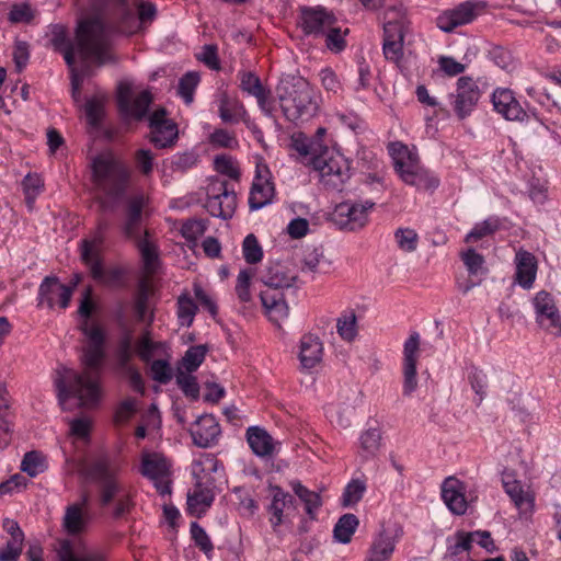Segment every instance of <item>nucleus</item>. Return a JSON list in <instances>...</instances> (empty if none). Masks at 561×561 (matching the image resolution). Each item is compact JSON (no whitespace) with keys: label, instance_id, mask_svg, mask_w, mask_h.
<instances>
[{"label":"nucleus","instance_id":"nucleus-1","mask_svg":"<svg viewBox=\"0 0 561 561\" xmlns=\"http://www.w3.org/2000/svg\"><path fill=\"white\" fill-rule=\"evenodd\" d=\"M75 41L76 43L69 38L65 25H51L50 45L55 51L62 55L66 65H71L72 58H76V53H78L83 62L92 60L98 66L115 64L117 61L112 53L111 37H108L100 15L80 20L76 27Z\"/></svg>","mask_w":561,"mask_h":561},{"label":"nucleus","instance_id":"nucleus-2","mask_svg":"<svg viewBox=\"0 0 561 561\" xmlns=\"http://www.w3.org/2000/svg\"><path fill=\"white\" fill-rule=\"evenodd\" d=\"M103 358V347L88 346L82 356L84 366L82 373L68 368H60L56 371L54 383L58 402L62 409L71 397L79 400L81 408H94L99 404L102 397L100 378Z\"/></svg>","mask_w":561,"mask_h":561},{"label":"nucleus","instance_id":"nucleus-3","mask_svg":"<svg viewBox=\"0 0 561 561\" xmlns=\"http://www.w3.org/2000/svg\"><path fill=\"white\" fill-rule=\"evenodd\" d=\"M119 470V466L106 454L93 458L82 469V474L98 484L100 506L107 507L114 503V518L127 514L133 505L130 495L118 478Z\"/></svg>","mask_w":561,"mask_h":561},{"label":"nucleus","instance_id":"nucleus-4","mask_svg":"<svg viewBox=\"0 0 561 561\" xmlns=\"http://www.w3.org/2000/svg\"><path fill=\"white\" fill-rule=\"evenodd\" d=\"M276 94L285 117L290 122L309 121L318 112L313 90L302 77H283L276 87Z\"/></svg>","mask_w":561,"mask_h":561},{"label":"nucleus","instance_id":"nucleus-5","mask_svg":"<svg viewBox=\"0 0 561 561\" xmlns=\"http://www.w3.org/2000/svg\"><path fill=\"white\" fill-rule=\"evenodd\" d=\"M94 184L111 197H119L128 181L127 170L115 160L112 153H101L92 160Z\"/></svg>","mask_w":561,"mask_h":561},{"label":"nucleus","instance_id":"nucleus-6","mask_svg":"<svg viewBox=\"0 0 561 561\" xmlns=\"http://www.w3.org/2000/svg\"><path fill=\"white\" fill-rule=\"evenodd\" d=\"M107 226L106 221L99 222L98 232L93 240H82L81 259L89 266L90 273L95 280L110 287H118L123 283L124 271L121 267L104 270L100 256L103 231L107 229Z\"/></svg>","mask_w":561,"mask_h":561},{"label":"nucleus","instance_id":"nucleus-7","mask_svg":"<svg viewBox=\"0 0 561 561\" xmlns=\"http://www.w3.org/2000/svg\"><path fill=\"white\" fill-rule=\"evenodd\" d=\"M389 151L393 160L394 169L403 182L417 188L428 190L438 185L435 178H431L419 162L416 154L401 142H392Z\"/></svg>","mask_w":561,"mask_h":561},{"label":"nucleus","instance_id":"nucleus-8","mask_svg":"<svg viewBox=\"0 0 561 561\" xmlns=\"http://www.w3.org/2000/svg\"><path fill=\"white\" fill-rule=\"evenodd\" d=\"M311 164L319 172L320 181L328 190L342 192L351 178L350 163L340 153L329 156L325 151L313 157Z\"/></svg>","mask_w":561,"mask_h":561},{"label":"nucleus","instance_id":"nucleus-9","mask_svg":"<svg viewBox=\"0 0 561 561\" xmlns=\"http://www.w3.org/2000/svg\"><path fill=\"white\" fill-rule=\"evenodd\" d=\"M206 210L214 217L229 219L237 208V195L222 180H213L207 186Z\"/></svg>","mask_w":561,"mask_h":561},{"label":"nucleus","instance_id":"nucleus-10","mask_svg":"<svg viewBox=\"0 0 561 561\" xmlns=\"http://www.w3.org/2000/svg\"><path fill=\"white\" fill-rule=\"evenodd\" d=\"M116 99L118 110L125 117L141 121L147 117L152 94L148 90H144L135 95L131 83L123 81L117 87Z\"/></svg>","mask_w":561,"mask_h":561},{"label":"nucleus","instance_id":"nucleus-11","mask_svg":"<svg viewBox=\"0 0 561 561\" xmlns=\"http://www.w3.org/2000/svg\"><path fill=\"white\" fill-rule=\"evenodd\" d=\"M375 205L371 201H366L365 203H340L332 213V220L340 229L357 231L366 226L368 211Z\"/></svg>","mask_w":561,"mask_h":561},{"label":"nucleus","instance_id":"nucleus-12","mask_svg":"<svg viewBox=\"0 0 561 561\" xmlns=\"http://www.w3.org/2000/svg\"><path fill=\"white\" fill-rule=\"evenodd\" d=\"M485 9L480 1H465L453 9L445 10L436 19V25L443 32H453L456 27L473 22Z\"/></svg>","mask_w":561,"mask_h":561},{"label":"nucleus","instance_id":"nucleus-13","mask_svg":"<svg viewBox=\"0 0 561 561\" xmlns=\"http://www.w3.org/2000/svg\"><path fill=\"white\" fill-rule=\"evenodd\" d=\"M150 214V199L145 193H136L127 197L125 208L124 233L127 238L142 234L141 225Z\"/></svg>","mask_w":561,"mask_h":561},{"label":"nucleus","instance_id":"nucleus-14","mask_svg":"<svg viewBox=\"0 0 561 561\" xmlns=\"http://www.w3.org/2000/svg\"><path fill=\"white\" fill-rule=\"evenodd\" d=\"M148 122L151 129L149 139L156 147L168 148L174 145L179 136L178 126L167 118L164 107H159L149 115Z\"/></svg>","mask_w":561,"mask_h":561},{"label":"nucleus","instance_id":"nucleus-15","mask_svg":"<svg viewBox=\"0 0 561 561\" xmlns=\"http://www.w3.org/2000/svg\"><path fill=\"white\" fill-rule=\"evenodd\" d=\"M409 22L405 19L388 21L383 25L382 50L387 60L398 64L403 57V41Z\"/></svg>","mask_w":561,"mask_h":561},{"label":"nucleus","instance_id":"nucleus-16","mask_svg":"<svg viewBox=\"0 0 561 561\" xmlns=\"http://www.w3.org/2000/svg\"><path fill=\"white\" fill-rule=\"evenodd\" d=\"M73 287L64 285L56 276L44 278L38 290V306L46 304L49 309L56 305L66 309L69 306Z\"/></svg>","mask_w":561,"mask_h":561},{"label":"nucleus","instance_id":"nucleus-17","mask_svg":"<svg viewBox=\"0 0 561 561\" xmlns=\"http://www.w3.org/2000/svg\"><path fill=\"white\" fill-rule=\"evenodd\" d=\"M454 98V110L457 116L463 119L476 107L480 99V89L472 78L460 77L457 80V89Z\"/></svg>","mask_w":561,"mask_h":561},{"label":"nucleus","instance_id":"nucleus-18","mask_svg":"<svg viewBox=\"0 0 561 561\" xmlns=\"http://www.w3.org/2000/svg\"><path fill=\"white\" fill-rule=\"evenodd\" d=\"M103 22L104 18L100 16ZM108 27L105 26L107 34L110 31L123 35H133L140 30L139 22L134 10L128 5L127 0H117L115 13L107 19ZM106 25V23H104Z\"/></svg>","mask_w":561,"mask_h":561},{"label":"nucleus","instance_id":"nucleus-19","mask_svg":"<svg viewBox=\"0 0 561 561\" xmlns=\"http://www.w3.org/2000/svg\"><path fill=\"white\" fill-rule=\"evenodd\" d=\"M420 350V334L413 332L403 345V393L410 396L417 387L416 362Z\"/></svg>","mask_w":561,"mask_h":561},{"label":"nucleus","instance_id":"nucleus-20","mask_svg":"<svg viewBox=\"0 0 561 561\" xmlns=\"http://www.w3.org/2000/svg\"><path fill=\"white\" fill-rule=\"evenodd\" d=\"M534 306L538 323L546 330H556L557 333H560L561 317L552 296L545 290L537 293Z\"/></svg>","mask_w":561,"mask_h":561},{"label":"nucleus","instance_id":"nucleus-21","mask_svg":"<svg viewBox=\"0 0 561 561\" xmlns=\"http://www.w3.org/2000/svg\"><path fill=\"white\" fill-rule=\"evenodd\" d=\"M335 19L323 8L301 9L300 26L307 35H321L334 25Z\"/></svg>","mask_w":561,"mask_h":561},{"label":"nucleus","instance_id":"nucleus-22","mask_svg":"<svg viewBox=\"0 0 561 561\" xmlns=\"http://www.w3.org/2000/svg\"><path fill=\"white\" fill-rule=\"evenodd\" d=\"M190 433L196 446L208 448L217 442L220 426L213 415L205 414L196 420Z\"/></svg>","mask_w":561,"mask_h":561},{"label":"nucleus","instance_id":"nucleus-23","mask_svg":"<svg viewBox=\"0 0 561 561\" xmlns=\"http://www.w3.org/2000/svg\"><path fill=\"white\" fill-rule=\"evenodd\" d=\"M465 484L455 477H448L442 484V497L448 510L462 515L467 511V500L465 496Z\"/></svg>","mask_w":561,"mask_h":561},{"label":"nucleus","instance_id":"nucleus-24","mask_svg":"<svg viewBox=\"0 0 561 561\" xmlns=\"http://www.w3.org/2000/svg\"><path fill=\"white\" fill-rule=\"evenodd\" d=\"M492 102L496 112L508 121H524L527 117L526 111L508 89H496L493 92Z\"/></svg>","mask_w":561,"mask_h":561},{"label":"nucleus","instance_id":"nucleus-25","mask_svg":"<svg viewBox=\"0 0 561 561\" xmlns=\"http://www.w3.org/2000/svg\"><path fill=\"white\" fill-rule=\"evenodd\" d=\"M261 282L270 288L284 289L291 287L297 280V274L290 272L279 262L271 263L260 276Z\"/></svg>","mask_w":561,"mask_h":561},{"label":"nucleus","instance_id":"nucleus-26","mask_svg":"<svg viewBox=\"0 0 561 561\" xmlns=\"http://www.w3.org/2000/svg\"><path fill=\"white\" fill-rule=\"evenodd\" d=\"M502 481L505 492L514 502L519 513H530L534 508V495L529 491L524 490L520 482L515 480L511 473H504Z\"/></svg>","mask_w":561,"mask_h":561},{"label":"nucleus","instance_id":"nucleus-27","mask_svg":"<svg viewBox=\"0 0 561 561\" xmlns=\"http://www.w3.org/2000/svg\"><path fill=\"white\" fill-rule=\"evenodd\" d=\"M268 489L272 495V501L267 507V512L271 514L270 523L273 529L276 530L283 523L284 510L290 508L291 506L295 508V500L288 492H285L278 485L271 484Z\"/></svg>","mask_w":561,"mask_h":561},{"label":"nucleus","instance_id":"nucleus-28","mask_svg":"<svg viewBox=\"0 0 561 561\" xmlns=\"http://www.w3.org/2000/svg\"><path fill=\"white\" fill-rule=\"evenodd\" d=\"M516 282L524 288H530L537 274L536 256L525 250L516 253Z\"/></svg>","mask_w":561,"mask_h":561},{"label":"nucleus","instance_id":"nucleus-29","mask_svg":"<svg viewBox=\"0 0 561 561\" xmlns=\"http://www.w3.org/2000/svg\"><path fill=\"white\" fill-rule=\"evenodd\" d=\"M323 345L314 334H306L300 341L299 359L302 368L311 369L322 359Z\"/></svg>","mask_w":561,"mask_h":561},{"label":"nucleus","instance_id":"nucleus-30","mask_svg":"<svg viewBox=\"0 0 561 561\" xmlns=\"http://www.w3.org/2000/svg\"><path fill=\"white\" fill-rule=\"evenodd\" d=\"M91 520L89 510H82L79 505H68L62 518V527L67 534L75 536L87 530Z\"/></svg>","mask_w":561,"mask_h":561},{"label":"nucleus","instance_id":"nucleus-31","mask_svg":"<svg viewBox=\"0 0 561 561\" xmlns=\"http://www.w3.org/2000/svg\"><path fill=\"white\" fill-rule=\"evenodd\" d=\"M247 440L253 454L259 457H270L275 450L273 437L260 426H250L247 430Z\"/></svg>","mask_w":561,"mask_h":561},{"label":"nucleus","instance_id":"nucleus-32","mask_svg":"<svg viewBox=\"0 0 561 561\" xmlns=\"http://www.w3.org/2000/svg\"><path fill=\"white\" fill-rule=\"evenodd\" d=\"M218 113L224 123L236 124L245 116L247 111L238 99L221 92L218 96Z\"/></svg>","mask_w":561,"mask_h":561},{"label":"nucleus","instance_id":"nucleus-33","mask_svg":"<svg viewBox=\"0 0 561 561\" xmlns=\"http://www.w3.org/2000/svg\"><path fill=\"white\" fill-rule=\"evenodd\" d=\"M170 466L167 459L159 454H145L141 459L140 472L150 480L158 481L169 476Z\"/></svg>","mask_w":561,"mask_h":561},{"label":"nucleus","instance_id":"nucleus-34","mask_svg":"<svg viewBox=\"0 0 561 561\" xmlns=\"http://www.w3.org/2000/svg\"><path fill=\"white\" fill-rule=\"evenodd\" d=\"M396 535L382 529L373 541L367 561H388L394 551Z\"/></svg>","mask_w":561,"mask_h":561},{"label":"nucleus","instance_id":"nucleus-35","mask_svg":"<svg viewBox=\"0 0 561 561\" xmlns=\"http://www.w3.org/2000/svg\"><path fill=\"white\" fill-rule=\"evenodd\" d=\"M58 561H105V556L96 550H76L68 539L60 541L57 550Z\"/></svg>","mask_w":561,"mask_h":561},{"label":"nucleus","instance_id":"nucleus-36","mask_svg":"<svg viewBox=\"0 0 561 561\" xmlns=\"http://www.w3.org/2000/svg\"><path fill=\"white\" fill-rule=\"evenodd\" d=\"M213 501V491L197 482L194 490L187 493V510L199 517L210 507Z\"/></svg>","mask_w":561,"mask_h":561},{"label":"nucleus","instance_id":"nucleus-37","mask_svg":"<svg viewBox=\"0 0 561 561\" xmlns=\"http://www.w3.org/2000/svg\"><path fill=\"white\" fill-rule=\"evenodd\" d=\"M240 81L241 89L253 95L257 100L260 107L266 111L270 92L262 85L260 78L255 73L248 71L241 73Z\"/></svg>","mask_w":561,"mask_h":561},{"label":"nucleus","instance_id":"nucleus-38","mask_svg":"<svg viewBox=\"0 0 561 561\" xmlns=\"http://www.w3.org/2000/svg\"><path fill=\"white\" fill-rule=\"evenodd\" d=\"M149 296L150 288L148 284L144 280L140 282L134 301V311L136 319L139 322H146L148 327L151 325L154 319L153 311L149 310Z\"/></svg>","mask_w":561,"mask_h":561},{"label":"nucleus","instance_id":"nucleus-39","mask_svg":"<svg viewBox=\"0 0 561 561\" xmlns=\"http://www.w3.org/2000/svg\"><path fill=\"white\" fill-rule=\"evenodd\" d=\"M290 486L298 499L304 503L307 515L310 519L316 518L317 511L322 505V499L318 492L311 491L300 481H291Z\"/></svg>","mask_w":561,"mask_h":561},{"label":"nucleus","instance_id":"nucleus-40","mask_svg":"<svg viewBox=\"0 0 561 561\" xmlns=\"http://www.w3.org/2000/svg\"><path fill=\"white\" fill-rule=\"evenodd\" d=\"M274 195V186L267 180L261 182V178L257 179L256 182L253 183L250 197L249 205L251 209H260L266 204H268Z\"/></svg>","mask_w":561,"mask_h":561},{"label":"nucleus","instance_id":"nucleus-41","mask_svg":"<svg viewBox=\"0 0 561 561\" xmlns=\"http://www.w3.org/2000/svg\"><path fill=\"white\" fill-rule=\"evenodd\" d=\"M20 469L28 477L34 478L47 469L46 456L38 450L27 451L23 456Z\"/></svg>","mask_w":561,"mask_h":561},{"label":"nucleus","instance_id":"nucleus-42","mask_svg":"<svg viewBox=\"0 0 561 561\" xmlns=\"http://www.w3.org/2000/svg\"><path fill=\"white\" fill-rule=\"evenodd\" d=\"M359 524L358 518L354 514L342 515L334 526L333 535L336 541L348 543Z\"/></svg>","mask_w":561,"mask_h":561},{"label":"nucleus","instance_id":"nucleus-43","mask_svg":"<svg viewBox=\"0 0 561 561\" xmlns=\"http://www.w3.org/2000/svg\"><path fill=\"white\" fill-rule=\"evenodd\" d=\"M131 239L135 240L137 248L141 253L145 268L150 273L153 272L158 261L156 247L147 238H144L142 234H140L138 238Z\"/></svg>","mask_w":561,"mask_h":561},{"label":"nucleus","instance_id":"nucleus-44","mask_svg":"<svg viewBox=\"0 0 561 561\" xmlns=\"http://www.w3.org/2000/svg\"><path fill=\"white\" fill-rule=\"evenodd\" d=\"M356 314L355 312L351 311L347 313L342 314L336 320V331L341 339L344 341L351 342L353 341L357 335V328H356Z\"/></svg>","mask_w":561,"mask_h":561},{"label":"nucleus","instance_id":"nucleus-45","mask_svg":"<svg viewBox=\"0 0 561 561\" xmlns=\"http://www.w3.org/2000/svg\"><path fill=\"white\" fill-rule=\"evenodd\" d=\"M207 351L206 345L191 346L182 358L185 370L187 373L195 371L204 362Z\"/></svg>","mask_w":561,"mask_h":561},{"label":"nucleus","instance_id":"nucleus-46","mask_svg":"<svg viewBox=\"0 0 561 561\" xmlns=\"http://www.w3.org/2000/svg\"><path fill=\"white\" fill-rule=\"evenodd\" d=\"M366 491V484L363 480L354 479L344 489L342 505L348 507L360 501Z\"/></svg>","mask_w":561,"mask_h":561},{"label":"nucleus","instance_id":"nucleus-47","mask_svg":"<svg viewBox=\"0 0 561 561\" xmlns=\"http://www.w3.org/2000/svg\"><path fill=\"white\" fill-rule=\"evenodd\" d=\"M197 311L194 300L186 296H180L178 299V317L183 325L190 327L193 323Z\"/></svg>","mask_w":561,"mask_h":561},{"label":"nucleus","instance_id":"nucleus-48","mask_svg":"<svg viewBox=\"0 0 561 561\" xmlns=\"http://www.w3.org/2000/svg\"><path fill=\"white\" fill-rule=\"evenodd\" d=\"M176 383L183 391L186 397L192 398L193 400L198 399L199 397V386L196 377L191 375V373L179 370L176 376Z\"/></svg>","mask_w":561,"mask_h":561},{"label":"nucleus","instance_id":"nucleus-49","mask_svg":"<svg viewBox=\"0 0 561 561\" xmlns=\"http://www.w3.org/2000/svg\"><path fill=\"white\" fill-rule=\"evenodd\" d=\"M394 239L400 250L404 252H413L417 248L419 236L410 228H399L394 232Z\"/></svg>","mask_w":561,"mask_h":561},{"label":"nucleus","instance_id":"nucleus-50","mask_svg":"<svg viewBox=\"0 0 561 561\" xmlns=\"http://www.w3.org/2000/svg\"><path fill=\"white\" fill-rule=\"evenodd\" d=\"M199 82V75L197 72L185 73L179 82V94L184 99L185 103L193 102L194 91Z\"/></svg>","mask_w":561,"mask_h":561},{"label":"nucleus","instance_id":"nucleus-51","mask_svg":"<svg viewBox=\"0 0 561 561\" xmlns=\"http://www.w3.org/2000/svg\"><path fill=\"white\" fill-rule=\"evenodd\" d=\"M243 256L247 263L255 264L263 257V251L254 234H248L242 244Z\"/></svg>","mask_w":561,"mask_h":561},{"label":"nucleus","instance_id":"nucleus-52","mask_svg":"<svg viewBox=\"0 0 561 561\" xmlns=\"http://www.w3.org/2000/svg\"><path fill=\"white\" fill-rule=\"evenodd\" d=\"M260 298L262 305L267 311H275L282 317H286L288 314V306L286 305L282 295L278 297L276 295H272L268 291H262Z\"/></svg>","mask_w":561,"mask_h":561},{"label":"nucleus","instance_id":"nucleus-53","mask_svg":"<svg viewBox=\"0 0 561 561\" xmlns=\"http://www.w3.org/2000/svg\"><path fill=\"white\" fill-rule=\"evenodd\" d=\"M324 256V251L321 245H308L304 250V270H308L310 272H316L321 260Z\"/></svg>","mask_w":561,"mask_h":561},{"label":"nucleus","instance_id":"nucleus-54","mask_svg":"<svg viewBox=\"0 0 561 561\" xmlns=\"http://www.w3.org/2000/svg\"><path fill=\"white\" fill-rule=\"evenodd\" d=\"M214 164L217 172L227 175L234 181L239 180L240 171L230 157L226 154L217 156L214 160Z\"/></svg>","mask_w":561,"mask_h":561},{"label":"nucleus","instance_id":"nucleus-55","mask_svg":"<svg viewBox=\"0 0 561 561\" xmlns=\"http://www.w3.org/2000/svg\"><path fill=\"white\" fill-rule=\"evenodd\" d=\"M209 141L211 145L220 148L234 149L239 146L234 134L229 133L222 128L216 129L214 133H211L209 136Z\"/></svg>","mask_w":561,"mask_h":561},{"label":"nucleus","instance_id":"nucleus-56","mask_svg":"<svg viewBox=\"0 0 561 561\" xmlns=\"http://www.w3.org/2000/svg\"><path fill=\"white\" fill-rule=\"evenodd\" d=\"M252 275L253 273L251 270H242L237 277L236 293L242 302L251 300L250 283Z\"/></svg>","mask_w":561,"mask_h":561},{"label":"nucleus","instance_id":"nucleus-57","mask_svg":"<svg viewBox=\"0 0 561 561\" xmlns=\"http://www.w3.org/2000/svg\"><path fill=\"white\" fill-rule=\"evenodd\" d=\"M191 535H192V538H193L195 545L204 553L208 554L209 552L213 551L214 546H213L210 538L208 537V535L206 534L204 528L201 527L196 522H193L191 524Z\"/></svg>","mask_w":561,"mask_h":561},{"label":"nucleus","instance_id":"nucleus-58","mask_svg":"<svg viewBox=\"0 0 561 561\" xmlns=\"http://www.w3.org/2000/svg\"><path fill=\"white\" fill-rule=\"evenodd\" d=\"M461 259L469 274L477 275L483 270L484 259L481 254L477 253L474 249L470 248L466 252H462Z\"/></svg>","mask_w":561,"mask_h":561},{"label":"nucleus","instance_id":"nucleus-59","mask_svg":"<svg viewBox=\"0 0 561 561\" xmlns=\"http://www.w3.org/2000/svg\"><path fill=\"white\" fill-rule=\"evenodd\" d=\"M497 227L496 221L484 220L483 222L476 225V227L466 236L465 242H476L483 237L493 233Z\"/></svg>","mask_w":561,"mask_h":561},{"label":"nucleus","instance_id":"nucleus-60","mask_svg":"<svg viewBox=\"0 0 561 561\" xmlns=\"http://www.w3.org/2000/svg\"><path fill=\"white\" fill-rule=\"evenodd\" d=\"M150 370L152 379L160 383L165 385L172 379V369L167 360H153Z\"/></svg>","mask_w":561,"mask_h":561},{"label":"nucleus","instance_id":"nucleus-61","mask_svg":"<svg viewBox=\"0 0 561 561\" xmlns=\"http://www.w3.org/2000/svg\"><path fill=\"white\" fill-rule=\"evenodd\" d=\"M205 231V222L197 219H190L185 221L181 227L182 236L188 241H195L197 238L203 236Z\"/></svg>","mask_w":561,"mask_h":561},{"label":"nucleus","instance_id":"nucleus-62","mask_svg":"<svg viewBox=\"0 0 561 561\" xmlns=\"http://www.w3.org/2000/svg\"><path fill=\"white\" fill-rule=\"evenodd\" d=\"M136 412V400L128 398L119 403L115 411L114 422L116 424H124L130 420Z\"/></svg>","mask_w":561,"mask_h":561},{"label":"nucleus","instance_id":"nucleus-63","mask_svg":"<svg viewBox=\"0 0 561 561\" xmlns=\"http://www.w3.org/2000/svg\"><path fill=\"white\" fill-rule=\"evenodd\" d=\"M153 159L152 152L148 149H139L135 153L136 167L146 176L153 170Z\"/></svg>","mask_w":561,"mask_h":561},{"label":"nucleus","instance_id":"nucleus-64","mask_svg":"<svg viewBox=\"0 0 561 561\" xmlns=\"http://www.w3.org/2000/svg\"><path fill=\"white\" fill-rule=\"evenodd\" d=\"M23 539L8 540L5 548L0 550V561H18L23 550Z\"/></svg>","mask_w":561,"mask_h":561}]
</instances>
